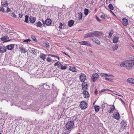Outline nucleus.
Returning <instances> with one entry per match:
<instances>
[{"instance_id": "obj_1", "label": "nucleus", "mask_w": 134, "mask_h": 134, "mask_svg": "<svg viewBox=\"0 0 134 134\" xmlns=\"http://www.w3.org/2000/svg\"><path fill=\"white\" fill-rule=\"evenodd\" d=\"M134 65V61L130 59L129 57L128 60L122 62L120 65L122 67H125L128 70H130Z\"/></svg>"}, {"instance_id": "obj_2", "label": "nucleus", "mask_w": 134, "mask_h": 134, "mask_svg": "<svg viewBox=\"0 0 134 134\" xmlns=\"http://www.w3.org/2000/svg\"><path fill=\"white\" fill-rule=\"evenodd\" d=\"M74 125V123L73 121H69L66 125V128L67 130H71L73 128Z\"/></svg>"}, {"instance_id": "obj_3", "label": "nucleus", "mask_w": 134, "mask_h": 134, "mask_svg": "<svg viewBox=\"0 0 134 134\" xmlns=\"http://www.w3.org/2000/svg\"><path fill=\"white\" fill-rule=\"evenodd\" d=\"M87 104L85 101H82L80 103V106L82 109H86L87 107Z\"/></svg>"}, {"instance_id": "obj_4", "label": "nucleus", "mask_w": 134, "mask_h": 134, "mask_svg": "<svg viewBox=\"0 0 134 134\" xmlns=\"http://www.w3.org/2000/svg\"><path fill=\"white\" fill-rule=\"evenodd\" d=\"M93 36L96 37L100 36L102 35V33L101 32L95 31L92 32Z\"/></svg>"}, {"instance_id": "obj_5", "label": "nucleus", "mask_w": 134, "mask_h": 134, "mask_svg": "<svg viewBox=\"0 0 134 134\" xmlns=\"http://www.w3.org/2000/svg\"><path fill=\"white\" fill-rule=\"evenodd\" d=\"M98 76V74L97 73L93 74L91 77L92 81L93 82L96 81L97 79Z\"/></svg>"}, {"instance_id": "obj_6", "label": "nucleus", "mask_w": 134, "mask_h": 134, "mask_svg": "<svg viewBox=\"0 0 134 134\" xmlns=\"http://www.w3.org/2000/svg\"><path fill=\"white\" fill-rule=\"evenodd\" d=\"M19 48L20 49V51H21L22 53H25L27 52V51L26 50L25 48H24L23 46L21 44L19 45Z\"/></svg>"}, {"instance_id": "obj_7", "label": "nucleus", "mask_w": 134, "mask_h": 134, "mask_svg": "<svg viewBox=\"0 0 134 134\" xmlns=\"http://www.w3.org/2000/svg\"><path fill=\"white\" fill-rule=\"evenodd\" d=\"M79 79L81 81L83 82L86 80V76L84 74H82L80 75Z\"/></svg>"}, {"instance_id": "obj_8", "label": "nucleus", "mask_w": 134, "mask_h": 134, "mask_svg": "<svg viewBox=\"0 0 134 134\" xmlns=\"http://www.w3.org/2000/svg\"><path fill=\"white\" fill-rule=\"evenodd\" d=\"M82 89L83 91H86L88 89L87 84L85 82H83L82 84Z\"/></svg>"}, {"instance_id": "obj_9", "label": "nucleus", "mask_w": 134, "mask_h": 134, "mask_svg": "<svg viewBox=\"0 0 134 134\" xmlns=\"http://www.w3.org/2000/svg\"><path fill=\"white\" fill-rule=\"evenodd\" d=\"M79 43L81 45H87L90 47H92L91 44L87 41H81Z\"/></svg>"}, {"instance_id": "obj_10", "label": "nucleus", "mask_w": 134, "mask_h": 134, "mask_svg": "<svg viewBox=\"0 0 134 134\" xmlns=\"http://www.w3.org/2000/svg\"><path fill=\"white\" fill-rule=\"evenodd\" d=\"M9 37L7 36H5L1 38V41L3 42H6L9 41L10 40L9 39Z\"/></svg>"}, {"instance_id": "obj_11", "label": "nucleus", "mask_w": 134, "mask_h": 134, "mask_svg": "<svg viewBox=\"0 0 134 134\" xmlns=\"http://www.w3.org/2000/svg\"><path fill=\"white\" fill-rule=\"evenodd\" d=\"M113 117L115 119L118 120L120 118V116L119 113L118 112H116L113 114Z\"/></svg>"}, {"instance_id": "obj_12", "label": "nucleus", "mask_w": 134, "mask_h": 134, "mask_svg": "<svg viewBox=\"0 0 134 134\" xmlns=\"http://www.w3.org/2000/svg\"><path fill=\"white\" fill-rule=\"evenodd\" d=\"M121 128L122 129H125L127 127L126 122L124 120L121 121Z\"/></svg>"}, {"instance_id": "obj_13", "label": "nucleus", "mask_w": 134, "mask_h": 134, "mask_svg": "<svg viewBox=\"0 0 134 134\" xmlns=\"http://www.w3.org/2000/svg\"><path fill=\"white\" fill-rule=\"evenodd\" d=\"M29 49L31 51V53H32L34 55H35L36 54H37L38 52L37 49L33 48H30Z\"/></svg>"}, {"instance_id": "obj_14", "label": "nucleus", "mask_w": 134, "mask_h": 134, "mask_svg": "<svg viewBox=\"0 0 134 134\" xmlns=\"http://www.w3.org/2000/svg\"><path fill=\"white\" fill-rule=\"evenodd\" d=\"M119 40V37L116 36H114L113 37V43H115L118 42Z\"/></svg>"}, {"instance_id": "obj_15", "label": "nucleus", "mask_w": 134, "mask_h": 134, "mask_svg": "<svg viewBox=\"0 0 134 134\" xmlns=\"http://www.w3.org/2000/svg\"><path fill=\"white\" fill-rule=\"evenodd\" d=\"M82 94L84 97L85 98H88L90 96L88 92L87 91H84L82 92Z\"/></svg>"}, {"instance_id": "obj_16", "label": "nucleus", "mask_w": 134, "mask_h": 134, "mask_svg": "<svg viewBox=\"0 0 134 134\" xmlns=\"http://www.w3.org/2000/svg\"><path fill=\"white\" fill-rule=\"evenodd\" d=\"M123 25L125 26H126L128 24V20L125 18H123L122 19Z\"/></svg>"}, {"instance_id": "obj_17", "label": "nucleus", "mask_w": 134, "mask_h": 134, "mask_svg": "<svg viewBox=\"0 0 134 134\" xmlns=\"http://www.w3.org/2000/svg\"><path fill=\"white\" fill-rule=\"evenodd\" d=\"M6 50V48L4 46H2L0 47V52L3 53L5 52Z\"/></svg>"}, {"instance_id": "obj_18", "label": "nucleus", "mask_w": 134, "mask_h": 134, "mask_svg": "<svg viewBox=\"0 0 134 134\" xmlns=\"http://www.w3.org/2000/svg\"><path fill=\"white\" fill-rule=\"evenodd\" d=\"M93 36L92 32H90L86 34L84 37L85 38H88V37H91Z\"/></svg>"}, {"instance_id": "obj_19", "label": "nucleus", "mask_w": 134, "mask_h": 134, "mask_svg": "<svg viewBox=\"0 0 134 134\" xmlns=\"http://www.w3.org/2000/svg\"><path fill=\"white\" fill-rule=\"evenodd\" d=\"M14 45V44H11L7 45L6 48L8 50H12L13 49Z\"/></svg>"}, {"instance_id": "obj_20", "label": "nucleus", "mask_w": 134, "mask_h": 134, "mask_svg": "<svg viewBox=\"0 0 134 134\" xmlns=\"http://www.w3.org/2000/svg\"><path fill=\"white\" fill-rule=\"evenodd\" d=\"M91 39L93 42L96 43L97 44H100V41L98 40V39L96 38H93V37H91Z\"/></svg>"}, {"instance_id": "obj_21", "label": "nucleus", "mask_w": 134, "mask_h": 134, "mask_svg": "<svg viewBox=\"0 0 134 134\" xmlns=\"http://www.w3.org/2000/svg\"><path fill=\"white\" fill-rule=\"evenodd\" d=\"M127 81L129 83L134 84V79L132 78H129L127 79Z\"/></svg>"}, {"instance_id": "obj_22", "label": "nucleus", "mask_w": 134, "mask_h": 134, "mask_svg": "<svg viewBox=\"0 0 134 134\" xmlns=\"http://www.w3.org/2000/svg\"><path fill=\"white\" fill-rule=\"evenodd\" d=\"M51 20L50 19H47L45 21L46 25H50L51 24Z\"/></svg>"}, {"instance_id": "obj_23", "label": "nucleus", "mask_w": 134, "mask_h": 134, "mask_svg": "<svg viewBox=\"0 0 134 134\" xmlns=\"http://www.w3.org/2000/svg\"><path fill=\"white\" fill-rule=\"evenodd\" d=\"M115 110V107L114 105H113L110 108V109L108 111V112L110 113H113V111Z\"/></svg>"}, {"instance_id": "obj_24", "label": "nucleus", "mask_w": 134, "mask_h": 134, "mask_svg": "<svg viewBox=\"0 0 134 134\" xmlns=\"http://www.w3.org/2000/svg\"><path fill=\"white\" fill-rule=\"evenodd\" d=\"M69 70L73 72H76L77 70L75 67L69 66Z\"/></svg>"}, {"instance_id": "obj_25", "label": "nucleus", "mask_w": 134, "mask_h": 134, "mask_svg": "<svg viewBox=\"0 0 134 134\" xmlns=\"http://www.w3.org/2000/svg\"><path fill=\"white\" fill-rule=\"evenodd\" d=\"M74 21L73 20H70L68 22V25L69 27H71L74 24Z\"/></svg>"}, {"instance_id": "obj_26", "label": "nucleus", "mask_w": 134, "mask_h": 134, "mask_svg": "<svg viewBox=\"0 0 134 134\" xmlns=\"http://www.w3.org/2000/svg\"><path fill=\"white\" fill-rule=\"evenodd\" d=\"M29 20L31 23H34L35 21V19L34 17L31 16L30 17Z\"/></svg>"}, {"instance_id": "obj_27", "label": "nucleus", "mask_w": 134, "mask_h": 134, "mask_svg": "<svg viewBox=\"0 0 134 134\" xmlns=\"http://www.w3.org/2000/svg\"><path fill=\"white\" fill-rule=\"evenodd\" d=\"M46 55L45 54H43L42 53L40 54V58L43 60H44L46 58Z\"/></svg>"}, {"instance_id": "obj_28", "label": "nucleus", "mask_w": 134, "mask_h": 134, "mask_svg": "<svg viewBox=\"0 0 134 134\" xmlns=\"http://www.w3.org/2000/svg\"><path fill=\"white\" fill-rule=\"evenodd\" d=\"M118 47V45L117 44H116L114 46L112 47V49L113 51L116 50Z\"/></svg>"}, {"instance_id": "obj_29", "label": "nucleus", "mask_w": 134, "mask_h": 134, "mask_svg": "<svg viewBox=\"0 0 134 134\" xmlns=\"http://www.w3.org/2000/svg\"><path fill=\"white\" fill-rule=\"evenodd\" d=\"M95 109V111L97 112L98 111L99 109V107L98 106L95 105L94 107Z\"/></svg>"}, {"instance_id": "obj_30", "label": "nucleus", "mask_w": 134, "mask_h": 134, "mask_svg": "<svg viewBox=\"0 0 134 134\" xmlns=\"http://www.w3.org/2000/svg\"><path fill=\"white\" fill-rule=\"evenodd\" d=\"M108 105V104L107 103H105V102H103L102 104V109H104L105 107H107Z\"/></svg>"}, {"instance_id": "obj_31", "label": "nucleus", "mask_w": 134, "mask_h": 134, "mask_svg": "<svg viewBox=\"0 0 134 134\" xmlns=\"http://www.w3.org/2000/svg\"><path fill=\"white\" fill-rule=\"evenodd\" d=\"M36 23V26L37 27H41L42 25V23L40 21H38Z\"/></svg>"}, {"instance_id": "obj_32", "label": "nucleus", "mask_w": 134, "mask_h": 134, "mask_svg": "<svg viewBox=\"0 0 134 134\" xmlns=\"http://www.w3.org/2000/svg\"><path fill=\"white\" fill-rule=\"evenodd\" d=\"M89 12L88 10L86 8H85L84 10V14L86 15H88Z\"/></svg>"}, {"instance_id": "obj_33", "label": "nucleus", "mask_w": 134, "mask_h": 134, "mask_svg": "<svg viewBox=\"0 0 134 134\" xmlns=\"http://www.w3.org/2000/svg\"><path fill=\"white\" fill-rule=\"evenodd\" d=\"M60 65L61 66V69H65L67 68V65H65L64 66L62 64H60Z\"/></svg>"}, {"instance_id": "obj_34", "label": "nucleus", "mask_w": 134, "mask_h": 134, "mask_svg": "<svg viewBox=\"0 0 134 134\" xmlns=\"http://www.w3.org/2000/svg\"><path fill=\"white\" fill-rule=\"evenodd\" d=\"M108 7L111 10H113L114 9V7H113L112 4H110L108 5Z\"/></svg>"}, {"instance_id": "obj_35", "label": "nucleus", "mask_w": 134, "mask_h": 134, "mask_svg": "<svg viewBox=\"0 0 134 134\" xmlns=\"http://www.w3.org/2000/svg\"><path fill=\"white\" fill-rule=\"evenodd\" d=\"M8 5V3H7V1L5 2L2 4V5L3 7H5Z\"/></svg>"}, {"instance_id": "obj_36", "label": "nucleus", "mask_w": 134, "mask_h": 134, "mask_svg": "<svg viewBox=\"0 0 134 134\" xmlns=\"http://www.w3.org/2000/svg\"><path fill=\"white\" fill-rule=\"evenodd\" d=\"M82 14L81 13H79V17L78 19L79 20H81L82 19Z\"/></svg>"}, {"instance_id": "obj_37", "label": "nucleus", "mask_w": 134, "mask_h": 134, "mask_svg": "<svg viewBox=\"0 0 134 134\" xmlns=\"http://www.w3.org/2000/svg\"><path fill=\"white\" fill-rule=\"evenodd\" d=\"M100 75L101 76L103 77H107V74L103 73H101L100 74Z\"/></svg>"}, {"instance_id": "obj_38", "label": "nucleus", "mask_w": 134, "mask_h": 134, "mask_svg": "<svg viewBox=\"0 0 134 134\" xmlns=\"http://www.w3.org/2000/svg\"><path fill=\"white\" fill-rule=\"evenodd\" d=\"M113 31H111L109 33V36L108 37H111L112 36L113 34Z\"/></svg>"}, {"instance_id": "obj_39", "label": "nucleus", "mask_w": 134, "mask_h": 134, "mask_svg": "<svg viewBox=\"0 0 134 134\" xmlns=\"http://www.w3.org/2000/svg\"><path fill=\"white\" fill-rule=\"evenodd\" d=\"M28 17H29L27 15L25 16V22L27 23H28Z\"/></svg>"}, {"instance_id": "obj_40", "label": "nucleus", "mask_w": 134, "mask_h": 134, "mask_svg": "<svg viewBox=\"0 0 134 134\" xmlns=\"http://www.w3.org/2000/svg\"><path fill=\"white\" fill-rule=\"evenodd\" d=\"M0 8V11H2L3 12H5V11L4 10V7H1Z\"/></svg>"}, {"instance_id": "obj_41", "label": "nucleus", "mask_w": 134, "mask_h": 134, "mask_svg": "<svg viewBox=\"0 0 134 134\" xmlns=\"http://www.w3.org/2000/svg\"><path fill=\"white\" fill-rule=\"evenodd\" d=\"M105 80H107L109 82H111L113 81L112 79H109L106 77H105Z\"/></svg>"}, {"instance_id": "obj_42", "label": "nucleus", "mask_w": 134, "mask_h": 134, "mask_svg": "<svg viewBox=\"0 0 134 134\" xmlns=\"http://www.w3.org/2000/svg\"><path fill=\"white\" fill-rule=\"evenodd\" d=\"M11 16L14 18H16V15L14 13H12Z\"/></svg>"}, {"instance_id": "obj_43", "label": "nucleus", "mask_w": 134, "mask_h": 134, "mask_svg": "<svg viewBox=\"0 0 134 134\" xmlns=\"http://www.w3.org/2000/svg\"><path fill=\"white\" fill-rule=\"evenodd\" d=\"M47 61L49 62H52V59L50 57H48L47 59Z\"/></svg>"}, {"instance_id": "obj_44", "label": "nucleus", "mask_w": 134, "mask_h": 134, "mask_svg": "<svg viewBox=\"0 0 134 134\" xmlns=\"http://www.w3.org/2000/svg\"><path fill=\"white\" fill-rule=\"evenodd\" d=\"M31 41V40H30L29 39H28L26 40H24L23 41L24 42L28 43L29 42H30Z\"/></svg>"}, {"instance_id": "obj_45", "label": "nucleus", "mask_w": 134, "mask_h": 134, "mask_svg": "<svg viewBox=\"0 0 134 134\" xmlns=\"http://www.w3.org/2000/svg\"><path fill=\"white\" fill-rule=\"evenodd\" d=\"M61 64V63L59 62H57L54 65V66H59V65H60V64Z\"/></svg>"}, {"instance_id": "obj_46", "label": "nucleus", "mask_w": 134, "mask_h": 134, "mask_svg": "<svg viewBox=\"0 0 134 134\" xmlns=\"http://www.w3.org/2000/svg\"><path fill=\"white\" fill-rule=\"evenodd\" d=\"M45 44L47 47L49 48V47L50 45L49 43L48 42H46L45 43Z\"/></svg>"}, {"instance_id": "obj_47", "label": "nucleus", "mask_w": 134, "mask_h": 134, "mask_svg": "<svg viewBox=\"0 0 134 134\" xmlns=\"http://www.w3.org/2000/svg\"><path fill=\"white\" fill-rule=\"evenodd\" d=\"M31 37L33 40L35 41H36V40L35 37L33 35H31Z\"/></svg>"}, {"instance_id": "obj_48", "label": "nucleus", "mask_w": 134, "mask_h": 134, "mask_svg": "<svg viewBox=\"0 0 134 134\" xmlns=\"http://www.w3.org/2000/svg\"><path fill=\"white\" fill-rule=\"evenodd\" d=\"M23 14L22 13H20L19 14V16L20 18H21L23 16Z\"/></svg>"}, {"instance_id": "obj_49", "label": "nucleus", "mask_w": 134, "mask_h": 134, "mask_svg": "<svg viewBox=\"0 0 134 134\" xmlns=\"http://www.w3.org/2000/svg\"><path fill=\"white\" fill-rule=\"evenodd\" d=\"M48 55V56H50L53 57H57V56L53 54H49Z\"/></svg>"}, {"instance_id": "obj_50", "label": "nucleus", "mask_w": 134, "mask_h": 134, "mask_svg": "<svg viewBox=\"0 0 134 134\" xmlns=\"http://www.w3.org/2000/svg\"><path fill=\"white\" fill-rule=\"evenodd\" d=\"M6 11L7 12H10V11H11L10 9V8H9L8 7H7V9Z\"/></svg>"}, {"instance_id": "obj_51", "label": "nucleus", "mask_w": 134, "mask_h": 134, "mask_svg": "<svg viewBox=\"0 0 134 134\" xmlns=\"http://www.w3.org/2000/svg\"><path fill=\"white\" fill-rule=\"evenodd\" d=\"M59 27L60 29H62V27L63 24L62 23H59Z\"/></svg>"}, {"instance_id": "obj_52", "label": "nucleus", "mask_w": 134, "mask_h": 134, "mask_svg": "<svg viewBox=\"0 0 134 134\" xmlns=\"http://www.w3.org/2000/svg\"><path fill=\"white\" fill-rule=\"evenodd\" d=\"M107 77H113V75H112L111 74H107Z\"/></svg>"}, {"instance_id": "obj_53", "label": "nucleus", "mask_w": 134, "mask_h": 134, "mask_svg": "<svg viewBox=\"0 0 134 134\" xmlns=\"http://www.w3.org/2000/svg\"><path fill=\"white\" fill-rule=\"evenodd\" d=\"M100 17L102 19H105V16L104 15H101Z\"/></svg>"}, {"instance_id": "obj_54", "label": "nucleus", "mask_w": 134, "mask_h": 134, "mask_svg": "<svg viewBox=\"0 0 134 134\" xmlns=\"http://www.w3.org/2000/svg\"><path fill=\"white\" fill-rule=\"evenodd\" d=\"M62 53H63L64 54H65V55H66L67 56H68V57H69L70 58V57L68 55V54H67L65 53V52L62 51Z\"/></svg>"}, {"instance_id": "obj_55", "label": "nucleus", "mask_w": 134, "mask_h": 134, "mask_svg": "<svg viewBox=\"0 0 134 134\" xmlns=\"http://www.w3.org/2000/svg\"><path fill=\"white\" fill-rule=\"evenodd\" d=\"M130 59H132V61H134V57H130Z\"/></svg>"}, {"instance_id": "obj_56", "label": "nucleus", "mask_w": 134, "mask_h": 134, "mask_svg": "<svg viewBox=\"0 0 134 134\" xmlns=\"http://www.w3.org/2000/svg\"><path fill=\"white\" fill-rule=\"evenodd\" d=\"M105 91H106V89H103L101 90L100 91V92H103Z\"/></svg>"}, {"instance_id": "obj_57", "label": "nucleus", "mask_w": 134, "mask_h": 134, "mask_svg": "<svg viewBox=\"0 0 134 134\" xmlns=\"http://www.w3.org/2000/svg\"><path fill=\"white\" fill-rule=\"evenodd\" d=\"M96 19L98 21H101V20L97 17H96Z\"/></svg>"}, {"instance_id": "obj_58", "label": "nucleus", "mask_w": 134, "mask_h": 134, "mask_svg": "<svg viewBox=\"0 0 134 134\" xmlns=\"http://www.w3.org/2000/svg\"><path fill=\"white\" fill-rule=\"evenodd\" d=\"M106 91H111L112 92V91L110 90H108V89H106Z\"/></svg>"}, {"instance_id": "obj_59", "label": "nucleus", "mask_w": 134, "mask_h": 134, "mask_svg": "<svg viewBox=\"0 0 134 134\" xmlns=\"http://www.w3.org/2000/svg\"><path fill=\"white\" fill-rule=\"evenodd\" d=\"M57 58L58 60H60V59H59V57L57 56V57H56Z\"/></svg>"}, {"instance_id": "obj_60", "label": "nucleus", "mask_w": 134, "mask_h": 134, "mask_svg": "<svg viewBox=\"0 0 134 134\" xmlns=\"http://www.w3.org/2000/svg\"><path fill=\"white\" fill-rule=\"evenodd\" d=\"M120 100H121L122 102L124 103V101L121 99L120 98Z\"/></svg>"}, {"instance_id": "obj_61", "label": "nucleus", "mask_w": 134, "mask_h": 134, "mask_svg": "<svg viewBox=\"0 0 134 134\" xmlns=\"http://www.w3.org/2000/svg\"><path fill=\"white\" fill-rule=\"evenodd\" d=\"M97 93V91H95L94 92V93L96 94Z\"/></svg>"}, {"instance_id": "obj_62", "label": "nucleus", "mask_w": 134, "mask_h": 134, "mask_svg": "<svg viewBox=\"0 0 134 134\" xmlns=\"http://www.w3.org/2000/svg\"><path fill=\"white\" fill-rule=\"evenodd\" d=\"M42 22H43V24H44V20H42Z\"/></svg>"}, {"instance_id": "obj_63", "label": "nucleus", "mask_w": 134, "mask_h": 134, "mask_svg": "<svg viewBox=\"0 0 134 134\" xmlns=\"http://www.w3.org/2000/svg\"><path fill=\"white\" fill-rule=\"evenodd\" d=\"M96 102V101L94 102L93 103V104L94 105V104H95V103Z\"/></svg>"}, {"instance_id": "obj_64", "label": "nucleus", "mask_w": 134, "mask_h": 134, "mask_svg": "<svg viewBox=\"0 0 134 134\" xmlns=\"http://www.w3.org/2000/svg\"><path fill=\"white\" fill-rule=\"evenodd\" d=\"M77 134H80V133H77Z\"/></svg>"}]
</instances>
